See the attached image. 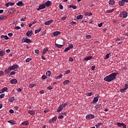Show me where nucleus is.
<instances>
[{
    "label": "nucleus",
    "instance_id": "1",
    "mask_svg": "<svg viewBox=\"0 0 128 128\" xmlns=\"http://www.w3.org/2000/svg\"><path fill=\"white\" fill-rule=\"evenodd\" d=\"M118 74V72H114L108 76H106L104 78V80L106 82H112L114 80H116V76Z\"/></svg>",
    "mask_w": 128,
    "mask_h": 128
},
{
    "label": "nucleus",
    "instance_id": "2",
    "mask_svg": "<svg viewBox=\"0 0 128 128\" xmlns=\"http://www.w3.org/2000/svg\"><path fill=\"white\" fill-rule=\"evenodd\" d=\"M19 66L17 64H13L12 66H10L8 68H6L4 70V72L6 74H10L12 70H18V68Z\"/></svg>",
    "mask_w": 128,
    "mask_h": 128
},
{
    "label": "nucleus",
    "instance_id": "3",
    "mask_svg": "<svg viewBox=\"0 0 128 128\" xmlns=\"http://www.w3.org/2000/svg\"><path fill=\"white\" fill-rule=\"evenodd\" d=\"M56 42V41L55 42V46H56V48H62V46H64V40L61 39V40H58L59 44H58Z\"/></svg>",
    "mask_w": 128,
    "mask_h": 128
},
{
    "label": "nucleus",
    "instance_id": "4",
    "mask_svg": "<svg viewBox=\"0 0 128 128\" xmlns=\"http://www.w3.org/2000/svg\"><path fill=\"white\" fill-rule=\"evenodd\" d=\"M68 102L63 103L62 104H60L57 110L58 112H60L62 110V108H66Z\"/></svg>",
    "mask_w": 128,
    "mask_h": 128
},
{
    "label": "nucleus",
    "instance_id": "5",
    "mask_svg": "<svg viewBox=\"0 0 128 128\" xmlns=\"http://www.w3.org/2000/svg\"><path fill=\"white\" fill-rule=\"evenodd\" d=\"M126 16H128V12L126 11L121 12L119 15V18H126Z\"/></svg>",
    "mask_w": 128,
    "mask_h": 128
},
{
    "label": "nucleus",
    "instance_id": "6",
    "mask_svg": "<svg viewBox=\"0 0 128 128\" xmlns=\"http://www.w3.org/2000/svg\"><path fill=\"white\" fill-rule=\"evenodd\" d=\"M22 42H26V44H30L32 42L31 40L26 38H23L22 40Z\"/></svg>",
    "mask_w": 128,
    "mask_h": 128
},
{
    "label": "nucleus",
    "instance_id": "7",
    "mask_svg": "<svg viewBox=\"0 0 128 128\" xmlns=\"http://www.w3.org/2000/svg\"><path fill=\"white\" fill-rule=\"evenodd\" d=\"M46 8V4H42L39 6L38 8H37V10H44Z\"/></svg>",
    "mask_w": 128,
    "mask_h": 128
},
{
    "label": "nucleus",
    "instance_id": "8",
    "mask_svg": "<svg viewBox=\"0 0 128 128\" xmlns=\"http://www.w3.org/2000/svg\"><path fill=\"white\" fill-rule=\"evenodd\" d=\"M86 120H92V118H94V114H88L86 116Z\"/></svg>",
    "mask_w": 128,
    "mask_h": 128
},
{
    "label": "nucleus",
    "instance_id": "9",
    "mask_svg": "<svg viewBox=\"0 0 128 128\" xmlns=\"http://www.w3.org/2000/svg\"><path fill=\"white\" fill-rule=\"evenodd\" d=\"M98 98H100V96H97L94 98L93 101L92 102V104H96L97 102H98Z\"/></svg>",
    "mask_w": 128,
    "mask_h": 128
},
{
    "label": "nucleus",
    "instance_id": "10",
    "mask_svg": "<svg viewBox=\"0 0 128 128\" xmlns=\"http://www.w3.org/2000/svg\"><path fill=\"white\" fill-rule=\"evenodd\" d=\"M10 84H18V80H16V79H12L10 80Z\"/></svg>",
    "mask_w": 128,
    "mask_h": 128
},
{
    "label": "nucleus",
    "instance_id": "11",
    "mask_svg": "<svg viewBox=\"0 0 128 128\" xmlns=\"http://www.w3.org/2000/svg\"><path fill=\"white\" fill-rule=\"evenodd\" d=\"M14 12H16V9L14 8H12L8 10V14H14Z\"/></svg>",
    "mask_w": 128,
    "mask_h": 128
},
{
    "label": "nucleus",
    "instance_id": "12",
    "mask_svg": "<svg viewBox=\"0 0 128 128\" xmlns=\"http://www.w3.org/2000/svg\"><path fill=\"white\" fill-rule=\"evenodd\" d=\"M48 52V48H44V50L42 52V54L44 56V54H46V52Z\"/></svg>",
    "mask_w": 128,
    "mask_h": 128
},
{
    "label": "nucleus",
    "instance_id": "13",
    "mask_svg": "<svg viewBox=\"0 0 128 128\" xmlns=\"http://www.w3.org/2000/svg\"><path fill=\"white\" fill-rule=\"evenodd\" d=\"M52 22H54V20H48V21L46 22H45V24H46V26H50V24H52Z\"/></svg>",
    "mask_w": 128,
    "mask_h": 128
},
{
    "label": "nucleus",
    "instance_id": "14",
    "mask_svg": "<svg viewBox=\"0 0 128 128\" xmlns=\"http://www.w3.org/2000/svg\"><path fill=\"white\" fill-rule=\"evenodd\" d=\"M28 114H30V116H34V114H35L36 112H34V110H29L28 111Z\"/></svg>",
    "mask_w": 128,
    "mask_h": 128
},
{
    "label": "nucleus",
    "instance_id": "15",
    "mask_svg": "<svg viewBox=\"0 0 128 128\" xmlns=\"http://www.w3.org/2000/svg\"><path fill=\"white\" fill-rule=\"evenodd\" d=\"M59 34H60V32H53L51 34L52 36H59Z\"/></svg>",
    "mask_w": 128,
    "mask_h": 128
},
{
    "label": "nucleus",
    "instance_id": "16",
    "mask_svg": "<svg viewBox=\"0 0 128 128\" xmlns=\"http://www.w3.org/2000/svg\"><path fill=\"white\" fill-rule=\"evenodd\" d=\"M45 4L46 6L48 8V6H50V4H52V2L48 0L46 2Z\"/></svg>",
    "mask_w": 128,
    "mask_h": 128
},
{
    "label": "nucleus",
    "instance_id": "17",
    "mask_svg": "<svg viewBox=\"0 0 128 128\" xmlns=\"http://www.w3.org/2000/svg\"><path fill=\"white\" fill-rule=\"evenodd\" d=\"M24 4L22 3V1H19L18 3H16V6H24Z\"/></svg>",
    "mask_w": 128,
    "mask_h": 128
},
{
    "label": "nucleus",
    "instance_id": "18",
    "mask_svg": "<svg viewBox=\"0 0 128 128\" xmlns=\"http://www.w3.org/2000/svg\"><path fill=\"white\" fill-rule=\"evenodd\" d=\"M14 2H8L6 4L5 6L8 7L10 6H14Z\"/></svg>",
    "mask_w": 128,
    "mask_h": 128
},
{
    "label": "nucleus",
    "instance_id": "19",
    "mask_svg": "<svg viewBox=\"0 0 128 128\" xmlns=\"http://www.w3.org/2000/svg\"><path fill=\"white\" fill-rule=\"evenodd\" d=\"M92 58V56H87L85 58H84V60L88 61V60H90Z\"/></svg>",
    "mask_w": 128,
    "mask_h": 128
},
{
    "label": "nucleus",
    "instance_id": "20",
    "mask_svg": "<svg viewBox=\"0 0 128 128\" xmlns=\"http://www.w3.org/2000/svg\"><path fill=\"white\" fill-rule=\"evenodd\" d=\"M22 126H28L30 123L28 121H24L22 123Z\"/></svg>",
    "mask_w": 128,
    "mask_h": 128
},
{
    "label": "nucleus",
    "instance_id": "21",
    "mask_svg": "<svg viewBox=\"0 0 128 128\" xmlns=\"http://www.w3.org/2000/svg\"><path fill=\"white\" fill-rule=\"evenodd\" d=\"M8 122H9V124H10L11 126H14V124H16V122L14 120H10L8 121Z\"/></svg>",
    "mask_w": 128,
    "mask_h": 128
},
{
    "label": "nucleus",
    "instance_id": "22",
    "mask_svg": "<svg viewBox=\"0 0 128 128\" xmlns=\"http://www.w3.org/2000/svg\"><path fill=\"white\" fill-rule=\"evenodd\" d=\"M1 38H4V40H9L10 38L8 36L2 35L0 36Z\"/></svg>",
    "mask_w": 128,
    "mask_h": 128
},
{
    "label": "nucleus",
    "instance_id": "23",
    "mask_svg": "<svg viewBox=\"0 0 128 128\" xmlns=\"http://www.w3.org/2000/svg\"><path fill=\"white\" fill-rule=\"evenodd\" d=\"M70 82V80H66L64 82H63V84H64V86H66V84H68Z\"/></svg>",
    "mask_w": 128,
    "mask_h": 128
},
{
    "label": "nucleus",
    "instance_id": "24",
    "mask_svg": "<svg viewBox=\"0 0 128 128\" xmlns=\"http://www.w3.org/2000/svg\"><path fill=\"white\" fill-rule=\"evenodd\" d=\"M50 74H52V72L50 71H48L46 72V76L48 77V78H50Z\"/></svg>",
    "mask_w": 128,
    "mask_h": 128
},
{
    "label": "nucleus",
    "instance_id": "25",
    "mask_svg": "<svg viewBox=\"0 0 128 128\" xmlns=\"http://www.w3.org/2000/svg\"><path fill=\"white\" fill-rule=\"evenodd\" d=\"M6 16H0V20H6Z\"/></svg>",
    "mask_w": 128,
    "mask_h": 128
},
{
    "label": "nucleus",
    "instance_id": "26",
    "mask_svg": "<svg viewBox=\"0 0 128 128\" xmlns=\"http://www.w3.org/2000/svg\"><path fill=\"white\" fill-rule=\"evenodd\" d=\"M84 16L82 15H79L76 16V20H82Z\"/></svg>",
    "mask_w": 128,
    "mask_h": 128
},
{
    "label": "nucleus",
    "instance_id": "27",
    "mask_svg": "<svg viewBox=\"0 0 128 128\" xmlns=\"http://www.w3.org/2000/svg\"><path fill=\"white\" fill-rule=\"evenodd\" d=\"M109 4L110 6H112V4H114V0H110Z\"/></svg>",
    "mask_w": 128,
    "mask_h": 128
},
{
    "label": "nucleus",
    "instance_id": "28",
    "mask_svg": "<svg viewBox=\"0 0 128 128\" xmlns=\"http://www.w3.org/2000/svg\"><path fill=\"white\" fill-rule=\"evenodd\" d=\"M102 125V122H99L96 125V128H99L100 126Z\"/></svg>",
    "mask_w": 128,
    "mask_h": 128
},
{
    "label": "nucleus",
    "instance_id": "29",
    "mask_svg": "<svg viewBox=\"0 0 128 128\" xmlns=\"http://www.w3.org/2000/svg\"><path fill=\"white\" fill-rule=\"evenodd\" d=\"M62 78V74H60L58 76H56L55 78L56 80H60V78Z\"/></svg>",
    "mask_w": 128,
    "mask_h": 128
},
{
    "label": "nucleus",
    "instance_id": "30",
    "mask_svg": "<svg viewBox=\"0 0 128 128\" xmlns=\"http://www.w3.org/2000/svg\"><path fill=\"white\" fill-rule=\"evenodd\" d=\"M6 53L5 51L0 50V56H4V54Z\"/></svg>",
    "mask_w": 128,
    "mask_h": 128
},
{
    "label": "nucleus",
    "instance_id": "31",
    "mask_svg": "<svg viewBox=\"0 0 128 128\" xmlns=\"http://www.w3.org/2000/svg\"><path fill=\"white\" fill-rule=\"evenodd\" d=\"M126 88H121L120 89V92H122V93H124V92H126Z\"/></svg>",
    "mask_w": 128,
    "mask_h": 128
},
{
    "label": "nucleus",
    "instance_id": "32",
    "mask_svg": "<svg viewBox=\"0 0 128 128\" xmlns=\"http://www.w3.org/2000/svg\"><path fill=\"white\" fill-rule=\"evenodd\" d=\"M110 54H111V53L107 54L105 56L104 60H108V58H110Z\"/></svg>",
    "mask_w": 128,
    "mask_h": 128
},
{
    "label": "nucleus",
    "instance_id": "33",
    "mask_svg": "<svg viewBox=\"0 0 128 128\" xmlns=\"http://www.w3.org/2000/svg\"><path fill=\"white\" fill-rule=\"evenodd\" d=\"M124 123H120V122H117V126H119L120 128L122 126Z\"/></svg>",
    "mask_w": 128,
    "mask_h": 128
},
{
    "label": "nucleus",
    "instance_id": "34",
    "mask_svg": "<svg viewBox=\"0 0 128 128\" xmlns=\"http://www.w3.org/2000/svg\"><path fill=\"white\" fill-rule=\"evenodd\" d=\"M118 4H119V6H124V2H123V1L122 0V1L119 2Z\"/></svg>",
    "mask_w": 128,
    "mask_h": 128
},
{
    "label": "nucleus",
    "instance_id": "35",
    "mask_svg": "<svg viewBox=\"0 0 128 128\" xmlns=\"http://www.w3.org/2000/svg\"><path fill=\"white\" fill-rule=\"evenodd\" d=\"M26 36L28 37L32 36V32H26Z\"/></svg>",
    "mask_w": 128,
    "mask_h": 128
},
{
    "label": "nucleus",
    "instance_id": "36",
    "mask_svg": "<svg viewBox=\"0 0 128 128\" xmlns=\"http://www.w3.org/2000/svg\"><path fill=\"white\" fill-rule=\"evenodd\" d=\"M36 86V84H29V88H34V86Z\"/></svg>",
    "mask_w": 128,
    "mask_h": 128
},
{
    "label": "nucleus",
    "instance_id": "37",
    "mask_svg": "<svg viewBox=\"0 0 128 128\" xmlns=\"http://www.w3.org/2000/svg\"><path fill=\"white\" fill-rule=\"evenodd\" d=\"M9 102H12L14 100V97H12L8 99Z\"/></svg>",
    "mask_w": 128,
    "mask_h": 128
},
{
    "label": "nucleus",
    "instance_id": "38",
    "mask_svg": "<svg viewBox=\"0 0 128 128\" xmlns=\"http://www.w3.org/2000/svg\"><path fill=\"white\" fill-rule=\"evenodd\" d=\"M100 106H102V104H97V105H96V106H95V108H96V109L100 108Z\"/></svg>",
    "mask_w": 128,
    "mask_h": 128
},
{
    "label": "nucleus",
    "instance_id": "39",
    "mask_svg": "<svg viewBox=\"0 0 128 128\" xmlns=\"http://www.w3.org/2000/svg\"><path fill=\"white\" fill-rule=\"evenodd\" d=\"M114 10V9H112L110 10H107L106 12H108V14H110V12H112Z\"/></svg>",
    "mask_w": 128,
    "mask_h": 128
},
{
    "label": "nucleus",
    "instance_id": "40",
    "mask_svg": "<svg viewBox=\"0 0 128 128\" xmlns=\"http://www.w3.org/2000/svg\"><path fill=\"white\" fill-rule=\"evenodd\" d=\"M32 60V58H27L26 60V62H30Z\"/></svg>",
    "mask_w": 128,
    "mask_h": 128
},
{
    "label": "nucleus",
    "instance_id": "41",
    "mask_svg": "<svg viewBox=\"0 0 128 128\" xmlns=\"http://www.w3.org/2000/svg\"><path fill=\"white\" fill-rule=\"evenodd\" d=\"M68 47L70 50H71V48H74V45L72 44H70Z\"/></svg>",
    "mask_w": 128,
    "mask_h": 128
},
{
    "label": "nucleus",
    "instance_id": "42",
    "mask_svg": "<svg viewBox=\"0 0 128 128\" xmlns=\"http://www.w3.org/2000/svg\"><path fill=\"white\" fill-rule=\"evenodd\" d=\"M56 118H58L56 116H54L52 118V119L53 122H56Z\"/></svg>",
    "mask_w": 128,
    "mask_h": 128
},
{
    "label": "nucleus",
    "instance_id": "43",
    "mask_svg": "<svg viewBox=\"0 0 128 128\" xmlns=\"http://www.w3.org/2000/svg\"><path fill=\"white\" fill-rule=\"evenodd\" d=\"M86 38L87 39L89 40V38H92V36L88 34L86 36Z\"/></svg>",
    "mask_w": 128,
    "mask_h": 128
},
{
    "label": "nucleus",
    "instance_id": "44",
    "mask_svg": "<svg viewBox=\"0 0 128 128\" xmlns=\"http://www.w3.org/2000/svg\"><path fill=\"white\" fill-rule=\"evenodd\" d=\"M40 30H42V28H39L38 30H35V32H40Z\"/></svg>",
    "mask_w": 128,
    "mask_h": 128
},
{
    "label": "nucleus",
    "instance_id": "45",
    "mask_svg": "<svg viewBox=\"0 0 128 128\" xmlns=\"http://www.w3.org/2000/svg\"><path fill=\"white\" fill-rule=\"evenodd\" d=\"M92 95V92H90L88 94H87L86 96H90Z\"/></svg>",
    "mask_w": 128,
    "mask_h": 128
},
{
    "label": "nucleus",
    "instance_id": "46",
    "mask_svg": "<svg viewBox=\"0 0 128 128\" xmlns=\"http://www.w3.org/2000/svg\"><path fill=\"white\" fill-rule=\"evenodd\" d=\"M42 80H46V76L44 74L42 75Z\"/></svg>",
    "mask_w": 128,
    "mask_h": 128
},
{
    "label": "nucleus",
    "instance_id": "47",
    "mask_svg": "<svg viewBox=\"0 0 128 128\" xmlns=\"http://www.w3.org/2000/svg\"><path fill=\"white\" fill-rule=\"evenodd\" d=\"M14 74H16V72L12 71L10 73V76H14Z\"/></svg>",
    "mask_w": 128,
    "mask_h": 128
},
{
    "label": "nucleus",
    "instance_id": "48",
    "mask_svg": "<svg viewBox=\"0 0 128 128\" xmlns=\"http://www.w3.org/2000/svg\"><path fill=\"white\" fill-rule=\"evenodd\" d=\"M96 68V66H93L91 67V70H94Z\"/></svg>",
    "mask_w": 128,
    "mask_h": 128
},
{
    "label": "nucleus",
    "instance_id": "49",
    "mask_svg": "<svg viewBox=\"0 0 128 128\" xmlns=\"http://www.w3.org/2000/svg\"><path fill=\"white\" fill-rule=\"evenodd\" d=\"M70 70H67L65 74H70Z\"/></svg>",
    "mask_w": 128,
    "mask_h": 128
},
{
    "label": "nucleus",
    "instance_id": "50",
    "mask_svg": "<svg viewBox=\"0 0 128 128\" xmlns=\"http://www.w3.org/2000/svg\"><path fill=\"white\" fill-rule=\"evenodd\" d=\"M59 8H60V10H62V8H64V6H62V4H60Z\"/></svg>",
    "mask_w": 128,
    "mask_h": 128
},
{
    "label": "nucleus",
    "instance_id": "51",
    "mask_svg": "<svg viewBox=\"0 0 128 128\" xmlns=\"http://www.w3.org/2000/svg\"><path fill=\"white\" fill-rule=\"evenodd\" d=\"M25 20H26V17H25L24 18H22L20 20L21 22H24Z\"/></svg>",
    "mask_w": 128,
    "mask_h": 128
},
{
    "label": "nucleus",
    "instance_id": "52",
    "mask_svg": "<svg viewBox=\"0 0 128 128\" xmlns=\"http://www.w3.org/2000/svg\"><path fill=\"white\" fill-rule=\"evenodd\" d=\"M70 50V49L68 47H67L64 49V52H68V50Z\"/></svg>",
    "mask_w": 128,
    "mask_h": 128
},
{
    "label": "nucleus",
    "instance_id": "53",
    "mask_svg": "<svg viewBox=\"0 0 128 128\" xmlns=\"http://www.w3.org/2000/svg\"><path fill=\"white\" fill-rule=\"evenodd\" d=\"M3 88V90H4V92H8V88L7 87H4Z\"/></svg>",
    "mask_w": 128,
    "mask_h": 128
},
{
    "label": "nucleus",
    "instance_id": "54",
    "mask_svg": "<svg viewBox=\"0 0 128 128\" xmlns=\"http://www.w3.org/2000/svg\"><path fill=\"white\" fill-rule=\"evenodd\" d=\"M9 112L10 114H14V112L12 110V109H10V110H9Z\"/></svg>",
    "mask_w": 128,
    "mask_h": 128
},
{
    "label": "nucleus",
    "instance_id": "55",
    "mask_svg": "<svg viewBox=\"0 0 128 128\" xmlns=\"http://www.w3.org/2000/svg\"><path fill=\"white\" fill-rule=\"evenodd\" d=\"M39 53H40V50H35V54H38Z\"/></svg>",
    "mask_w": 128,
    "mask_h": 128
},
{
    "label": "nucleus",
    "instance_id": "56",
    "mask_svg": "<svg viewBox=\"0 0 128 128\" xmlns=\"http://www.w3.org/2000/svg\"><path fill=\"white\" fill-rule=\"evenodd\" d=\"M4 96V94H2L0 95V98H3Z\"/></svg>",
    "mask_w": 128,
    "mask_h": 128
},
{
    "label": "nucleus",
    "instance_id": "57",
    "mask_svg": "<svg viewBox=\"0 0 128 128\" xmlns=\"http://www.w3.org/2000/svg\"><path fill=\"white\" fill-rule=\"evenodd\" d=\"M41 58H42V60H46V57L44 56L43 54L42 55Z\"/></svg>",
    "mask_w": 128,
    "mask_h": 128
},
{
    "label": "nucleus",
    "instance_id": "58",
    "mask_svg": "<svg viewBox=\"0 0 128 128\" xmlns=\"http://www.w3.org/2000/svg\"><path fill=\"white\" fill-rule=\"evenodd\" d=\"M69 62H74V59L70 57L69 58Z\"/></svg>",
    "mask_w": 128,
    "mask_h": 128
},
{
    "label": "nucleus",
    "instance_id": "59",
    "mask_svg": "<svg viewBox=\"0 0 128 128\" xmlns=\"http://www.w3.org/2000/svg\"><path fill=\"white\" fill-rule=\"evenodd\" d=\"M47 90H52V86L47 87Z\"/></svg>",
    "mask_w": 128,
    "mask_h": 128
},
{
    "label": "nucleus",
    "instance_id": "60",
    "mask_svg": "<svg viewBox=\"0 0 128 128\" xmlns=\"http://www.w3.org/2000/svg\"><path fill=\"white\" fill-rule=\"evenodd\" d=\"M98 26H99V28H102V23L101 22V23L99 24H98Z\"/></svg>",
    "mask_w": 128,
    "mask_h": 128
},
{
    "label": "nucleus",
    "instance_id": "61",
    "mask_svg": "<svg viewBox=\"0 0 128 128\" xmlns=\"http://www.w3.org/2000/svg\"><path fill=\"white\" fill-rule=\"evenodd\" d=\"M64 118V116H58V118H59L60 120H61V118Z\"/></svg>",
    "mask_w": 128,
    "mask_h": 128
},
{
    "label": "nucleus",
    "instance_id": "62",
    "mask_svg": "<svg viewBox=\"0 0 128 128\" xmlns=\"http://www.w3.org/2000/svg\"><path fill=\"white\" fill-rule=\"evenodd\" d=\"M20 27L18 26H16L14 28L15 30H20Z\"/></svg>",
    "mask_w": 128,
    "mask_h": 128
},
{
    "label": "nucleus",
    "instance_id": "63",
    "mask_svg": "<svg viewBox=\"0 0 128 128\" xmlns=\"http://www.w3.org/2000/svg\"><path fill=\"white\" fill-rule=\"evenodd\" d=\"M125 88H126V90H128V83H126L125 84Z\"/></svg>",
    "mask_w": 128,
    "mask_h": 128
},
{
    "label": "nucleus",
    "instance_id": "64",
    "mask_svg": "<svg viewBox=\"0 0 128 128\" xmlns=\"http://www.w3.org/2000/svg\"><path fill=\"white\" fill-rule=\"evenodd\" d=\"M4 74V72L3 71H0V76H2Z\"/></svg>",
    "mask_w": 128,
    "mask_h": 128
}]
</instances>
